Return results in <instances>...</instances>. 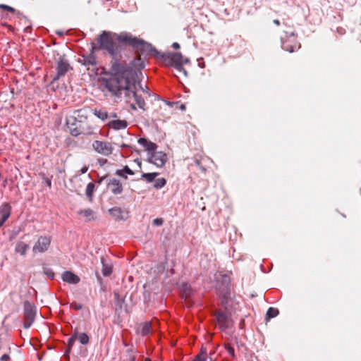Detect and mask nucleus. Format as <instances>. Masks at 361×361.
<instances>
[{
  "mask_svg": "<svg viewBox=\"0 0 361 361\" xmlns=\"http://www.w3.org/2000/svg\"><path fill=\"white\" fill-rule=\"evenodd\" d=\"M117 39L126 45L131 46L138 56L130 62L129 68H145L148 65L147 56H152L161 64L165 66L181 68L184 65H188L190 59L184 56L180 52L160 51L151 43L133 36L130 33L121 32L117 35Z\"/></svg>",
  "mask_w": 361,
  "mask_h": 361,
  "instance_id": "nucleus-1",
  "label": "nucleus"
},
{
  "mask_svg": "<svg viewBox=\"0 0 361 361\" xmlns=\"http://www.w3.org/2000/svg\"><path fill=\"white\" fill-rule=\"evenodd\" d=\"M97 74L102 85L113 94L119 97L123 91L128 97L132 94L138 106L145 109L144 99L136 93L142 76L140 69H97Z\"/></svg>",
  "mask_w": 361,
  "mask_h": 361,
  "instance_id": "nucleus-2",
  "label": "nucleus"
},
{
  "mask_svg": "<svg viewBox=\"0 0 361 361\" xmlns=\"http://www.w3.org/2000/svg\"><path fill=\"white\" fill-rule=\"evenodd\" d=\"M99 46L94 44H92L90 54L87 56H82L78 59V61L83 66H94L97 64L96 58L93 53L94 51L104 50L107 51L111 57V68H124L120 64V61L122 58V47L119 44L115 42L110 35V33L106 31H103L98 37Z\"/></svg>",
  "mask_w": 361,
  "mask_h": 361,
  "instance_id": "nucleus-3",
  "label": "nucleus"
},
{
  "mask_svg": "<svg viewBox=\"0 0 361 361\" xmlns=\"http://www.w3.org/2000/svg\"><path fill=\"white\" fill-rule=\"evenodd\" d=\"M285 35L281 37V47L290 53L294 52L300 48V44L297 39L294 31H285Z\"/></svg>",
  "mask_w": 361,
  "mask_h": 361,
  "instance_id": "nucleus-4",
  "label": "nucleus"
},
{
  "mask_svg": "<svg viewBox=\"0 0 361 361\" xmlns=\"http://www.w3.org/2000/svg\"><path fill=\"white\" fill-rule=\"evenodd\" d=\"M95 126L90 120H87L83 123H78L75 126H70V133L73 136H78L79 135H91L94 134Z\"/></svg>",
  "mask_w": 361,
  "mask_h": 361,
  "instance_id": "nucleus-5",
  "label": "nucleus"
},
{
  "mask_svg": "<svg viewBox=\"0 0 361 361\" xmlns=\"http://www.w3.org/2000/svg\"><path fill=\"white\" fill-rule=\"evenodd\" d=\"M87 109H81L74 111L73 115L68 116L66 118V125L68 129L70 126H75L78 123H83L88 120Z\"/></svg>",
  "mask_w": 361,
  "mask_h": 361,
  "instance_id": "nucleus-6",
  "label": "nucleus"
},
{
  "mask_svg": "<svg viewBox=\"0 0 361 361\" xmlns=\"http://www.w3.org/2000/svg\"><path fill=\"white\" fill-rule=\"evenodd\" d=\"M35 306L32 303L25 301L24 302V328L28 329L31 326L35 320Z\"/></svg>",
  "mask_w": 361,
  "mask_h": 361,
  "instance_id": "nucleus-7",
  "label": "nucleus"
},
{
  "mask_svg": "<svg viewBox=\"0 0 361 361\" xmlns=\"http://www.w3.org/2000/svg\"><path fill=\"white\" fill-rule=\"evenodd\" d=\"M168 160L166 153L161 151H154L147 157V161L157 167H162Z\"/></svg>",
  "mask_w": 361,
  "mask_h": 361,
  "instance_id": "nucleus-8",
  "label": "nucleus"
},
{
  "mask_svg": "<svg viewBox=\"0 0 361 361\" xmlns=\"http://www.w3.org/2000/svg\"><path fill=\"white\" fill-rule=\"evenodd\" d=\"M92 147L97 153L104 156H109L113 152L111 143L106 141L95 140L92 143Z\"/></svg>",
  "mask_w": 361,
  "mask_h": 361,
  "instance_id": "nucleus-9",
  "label": "nucleus"
},
{
  "mask_svg": "<svg viewBox=\"0 0 361 361\" xmlns=\"http://www.w3.org/2000/svg\"><path fill=\"white\" fill-rule=\"evenodd\" d=\"M217 324L222 331L231 328L233 325V322L231 317L224 312L217 311L215 313Z\"/></svg>",
  "mask_w": 361,
  "mask_h": 361,
  "instance_id": "nucleus-10",
  "label": "nucleus"
},
{
  "mask_svg": "<svg viewBox=\"0 0 361 361\" xmlns=\"http://www.w3.org/2000/svg\"><path fill=\"white\" fill-rule=\"evenodd\" d=\"M51 238L50 236H40L33 246L32 251L34 252H46L51 244Z\"/></svg>",
  "mask_w": 361,
  "mask_h": 361,
  "instance_id": "nucleus-11",
  "label": "nucleus"
},
{
  "mask_svg": "<svg viewBox=\"0 0 361 361\" xmlns=\"http://www.w3.org/2000/svg\"><path fill=\"white\" fill-rule=\"evenodd\" d=\"M108 188L114 195H119L123 192V186L119 180L111 178L107 185Z\"/></svg>",
  "mask_w": 361,
  "mask_h": 361,
  "instance_id": "nucleus-12",
  "label": "nucleus"
},
{
  "mask_svg": "<svg viewBox=\"0 0 361 361\" xmlns=\"http://www.w3.org/2000/svg\"><path fill=\"white\" fill-rule=\"evenodd\" d=\"M138 143L142 145L147 152V157L154 151L157 150L158 146L157 144L147 140L146 138L141 137L138 140Z\"/></svg>",
  "mask_w": 361,
  "mask_h": 361,
  "instance_id": "nucleus-13",
  "label": "nucleus"
},
{
  "mask_svg": "<svg viewBox=\"0 0 361 361\" xmlns=\"http://www.w3.org/2000/svg\"><path fill=\"white\" fill-rule=\"evenodd\" d=\"M11 212V207L9 204H3L0 209V227L3 226L5 221L9 218Z\"/></svg>",
  "mask_w": 361,
  "mask_h": 361,
  "instance_id": "nucleus-14",
  "label": "nucleus"
},
{
  "mask_svg": "<svg viewBox=\"0 0 361 361\" xmlns=\"http://www.w3.org/2000/svg\"><path fill=\"white\" fill-rule=\"evenodd\" d=\"M61 277L63 281L71 284H77L80 280L78 276L69 271H64Z\"/></svg>",
  "mask_w": 361,
  "mask_h": 361,
  "instance_id": "nucleus-15",
  "label": "nucleus"
},
{
  "mask_svg": "<svg viewBox=\"0 0 361 361\" xmlns=\"http://www.w3.org/2000/svg\"><path fill=\"white\" fill-rule=\"evenodd\" d=\"M78 214L84 216L86 221H94L97 219L95 212L90 208L81 209L78 212Z\"/></svg>",
  "mask_w": 361,
  "mask_h": 361,
  "instance_id": "nucleus-16",
  "label": "nucleus"
},
{
  "mask_svg": "<svg viewBox=\"0 0 361 361\" xmlns=\"http://www.w3.org/2000/svg\"><path fill=\"white\" fill-rule=\"evenodd\" d=\"M108 126L110 128L118 130L125 129L128 126V123L125 120H114L110 121L108 123Z\"/></svg>",
  "mask_w": 361,
  "mask_h": 361,
  "instance_id": "nucleus-17",
  "label": "nucleus"
},
{
  "mask_svg": "<svg viewBox=\"0 0 361 361\" xmlns=\"http://www.w3.org/2000/svg\"><path fill=\"white\" fill-rule=\"evenodd\" d=\"M58 58L56 59L57 63L56 68H71L68 61L66 58L65 55L57 54Z\"/></svg>",
  "mask_w": 361,
  "mask_h": 361,
  "instance_id": "nucleus-18",
  "label": "nucleus"
},
{
  "mask_svg": "<svg viewBox=\"0 0 361 361\" xmlns=\"http://www.w3.org/2000/svg\"><path fill=\"white\" fill-rule=\"evenodd\" d=\"M28 248L29 245L23 242H19L16 244L15 250L21 255H25Z\"/></svg>",
  "mask_w": 361,
  "mask_h": 361,
  "instance_id": "nucleus-19",
  "label": "nucleus"
},
{
  "mask_svg": "<svg viewBox=\"0 0 361 361\" xmlns=\"http://www.w3.org/2000/svg\"><path fill=\"white\" fill-rule=\"evenodd\" d=\"M109 212L112 216L116 218L117 219H123V217H122L123 211L120 207H113L109 210Z\"/></svg>",
  "mask_w": 361,
  "mask_h": 361,
  "instance_id": "nucleus-20",
  "label": "nucleus"
},
{
  "mask_svg": "<svg viewBox=\"0 0 361 361\" xmlns=\"http://www.w3.org/2000/svg\"><path fill=\"white\" fill-rule=\"evenodd\" d=\"M158 173H143L141 175V178L145 180L147 183H152L155 180Z\"/></svg>",
  "mask_w": 361,
  "mask_h": 361,
  "instance_id": "nucleus-21",
  "label": "nucleus"
},
{
  "mask_svg": "<svg viewBox=\"0 0 361 361\" xmlns=\"http://www.w3.org/2000/svg\"><path fill=\"white\" fill-rule=\"evenodd\" d=\"M94 189H95L94 183L91 182L87 184L86 190H85V193H86L87 197H88V199L90 201L92 200Z\"/></svg>",
  "mask_w": 361,
  "mask_h": 361,
  "instance_id": "nucleus-22",
  "label": "nucleus"
},
{
  "mask_svg": "<svg viewBox=\"0 0 361 361\" xmlns=\"http://www.w3.org/2000/svg\"><path fill=\"white\" fill-rule=\"evenodd\" d=\"M94 114L102 121L107 119L109 117L107 111L102 109H95L94 110Z\"/></svg>",
  "mask_w": 361,
  "mask_h": 361,
  "instance_id": "nucleus-23",
  "label": "nucleus"
},
{
  "mask_svg": "<svg viewBox=\"0 0 361 361\" xmlns=\"http://www.w3.org/2000/svg\"><path fill=\"white\" fill-rule=\"evenodd\" d=\"M151 322H147L143 323L140 326V334L142 336L147 335L151 331Z\"/></svg>",
  "mask_w": 361,
  "mask_h": 361,
  "instance_id": "nucleus-24",
  "label": "nucleus"
},
{
  "mask_svg": "<svg viewBox=\"0 0 361 361\" xmlns=\"http://www.w3.org/2000/svg\"><path fill=\"white\" fill-rule=\"evenodd\" d=\"M166 184V180L164 178L155 179L154 188L156 189H161Z\"/></svg>",
  "mask_w": 361,
  "mask_h": 361,
  "instance_id": "nucleus-25",
  "label": "nucleus"
},
{
  "mask_svg": "<svg viewBox=\"0 0 361 361\" xmlns=\"http://www.w3.org/2000/svg\"><path fill=\"white\" fill-rule=\"evenodd\" d=\"M102 274L104 276H109L112 272V269L111 266H109L108 264H105L104 262V259H102Z\"/></svg>",
  "mask_w": 361,
  "mask_h": 361,
  "instance_id": "nucleus-26",
  "label": "nucleus"
},
{
  "mask_svg": "<svg viewBox=\"0 0 361 361\" xmlns=\"http://www.w3.org/2000/svg\"><path fill=\"white\" fill-rule=\"evenodd\" d=\"M279 312L278 309L274 307H269L267 312V318L271 319L276 317L279 314Z\"/></svg>",
  "mask_w": 361,
  "mask_h": 361,
  "instance_id": "nucleus-27",
  "label": "nucleus"
},
{
  "mask_svg": "<svg viewBox=\"0 0 361 361\" xmlns=\"http://www.w3.org/2000/svg\"><path fill=\"white\" fill-rule=\"evenodd\" d=\"M78 338L80 343L82 345H86L89 343V336L85 333H81L78 335Z\"/></svg>",
  "mask_w": 361,
  "mask_h": 361,
  "instance_id": "nucleus-28",
  "label": "nucleus"
},
{
  "mask_svg": "<svg viewBox=\"0 0 361 361\" xmlns=\"http://www.w3.org/2000/svg\"><path fill=\"white\" fill-rule=\"evenodd\" d=\"M225 348H226V351L228 352V353L231 356H232V357H234V356H235V350H234V348H233V347L231 344H229V343L226 344V345H225Z\"/></svg>",
  "mask_w": 361,
  "mask_h": 361,
  "instance_id": "nucleus-29",
  "label": "nucleus"
},
{
  "mask_svg": "<svg viewBox=\"0 0 361 361\" xmlns=\"http://www.w3.org/2000/svg\"><path fill=\"white\" fill-rule=\"evenodd\" d=\"M70 307L71 309H73L74 310L78 311L82 308V305L80 303L73 302L71 303Z\"/></svg>",
  "mask_w": 361,
  "mask_h": 361,
  "instance_id": "nucleus-30",
  "label": "nucleus"
},
{
  "mask_svg": "<svg viewBox=\"0 0 361 361\" xmlns=\"http://www.w3.org/2000/svg\"><path fill=\"white\" fill-rule=\"evenodd\" d=\"M76 339H77V335L75 334L68 339V350H70L72 348V346Z\"/></svg>",
  "mask_w": 361,
  "mask_h": 361,
  "instance_id": "nucleus-31",
  "label": "nucleus"
},
{
  "mask_svg": "<svg viewBox=\"0 0 361 361\" xmlns=\"http://www.w3.org/2000/svg\"><path fill=\"white\" fill-rule=\"evenodd\" d=\"M0 8L12 13L16 12V9L6 4H0Z\"/></svg>",
  "mask_w": 361,
  "mask_h": 361,
  "instance_id": "nucleus-32",
  "label": "nucleus"
},
{
  "mask_svg": "<svg viewBox=\"0 0 361 361\" xmlns=\"http://www.w3.org/2000/svg\"><path fill=\"white\" fill-rule=\"evenodd\" d=\"M154 226H159L164 224V219L162 218L154 219L152 221Z\"/></svg>",
  "mask_w": 361,
  "mask_h": 361,
  "instance_id": "nucleus-33",
  "label": "nucleus"
},
{
  "mask_svg": "<svg viewBox=\"0 0 361 361\" xmlns=\"http://www.w3.org/2000/svg\"><path fill=\"white\" fill-rule=\"evenodd\" d=\"M205 355H206V353H204V355L201 353L200 355H197L195 357V359L192 361H205V360H206Z\"/></svg>",
  "mask_w": 361,
  "mask_h": 361,
  "instance_id": "nucleus-34",
  "label": "nucleus"
},
{
  "mask_svg": "<svg viewBox=\"0 0 361 361\" xmlns=\"http://www.w3.org/2000/svg\"><path fill=\"white\" fill-rule=\"evenodd\" d=\"M122 170L123 171L124 173H128L129 175L132 176L134 174V172L127 166H126Z\"/></svg>",
  "mask_w": 361,
  "mask_h": 361,
  "instance_id": "nucleus-35",
  "label": "nucleus"
},
{
  "mask_svg": "<svg viewBox=\"0 0 361 361\" xmlns=\"http://www.w3.org/2000/svg\"><path fill=\"white\" fill-rule=\"evenodd\" d=\"M142 78V75L140 77V78ZM141 80V79L140 80V81ZM139 85H140V88L143 91V92H145L146 93H147L148 94H149V88L147 87V86H145L142 87V85L140 84V82L139 83H137Z\"/></svg>",
  "mask_w": 361,
  "mask_h": 361,
  "instance_id": "nucleus-36",
  "label": "nucleus"
},
{
  "mask_svg": "<svg viewBox=\"0 0 361 361\" xmlns=\"http://www.w3.org/2000/svg\"><path fill=\"white\" fill-rule=\"evenodd\" d=\"M10 360L11 357L8 354H4L0 358L1 361H10Z\"/></svg>",
  "mask_w": 361,
  "mask_h": 361,
  "instance_id": "nucleus-37",
  "label": "nucleus"
},
{
  "mask_svg": "<svg viewBox=\"0 0 361 361\" xmlns=\"http://www.w3.org/2000/svg\"><path fill=\"white\" fill-rule=\"evenodd\" d=\"M195 163L202 171L205 172L207 171L206 168L202 166L200 160L196 159Z\"/></svg>",
  "mask_w": 361,
  "mask_h": 361,
  "instance_id": "nucleus-38",
  "label": "nucleus"
},
{
  "mask_svg": "<svg viewBox=\"0 0 361 361\" xmlns=\"http://www.w3.org/2000/svg\"><path fill=\"white\" fill-rule=\"evenodd\" d=\"M125 173L123 172V171L121 169V170H118L116 173V175L119 176H122V177H124L125 178H127V176H125Z\"/></svg>",
  "mask_w": 361,
  "mask_h": 361,
  "instance_id": "nucleus-39",
  "label": "nucleus"
},
{
  "mask_svg": "<svg viewBox=\"0 0 361 361\" xmlns=\"http://www.w3.org/2000/svg\"><path fill=\"white\" fill-rule=\"evenodd\" d=\"M66 71H67V69H63V68L59 69L58 77L60 75H64L66 73Z\"/></svg>",
  "mask_w": 361,
  "mask_h": 361,
  "instance_id": "nucleus-40",
  "label": "nucleus"
},
{
  "mask_svg": "<svg viewBox=\"0 0 361 361\" xmlns=\"http://www.w3.org/2000/svg\"><path fill=\"white\" fill-rule=\"evenodd\" d=\"M47 275L50 278V279H54V273L51 271H47L46 272Z\"/></svg>",
  "mask_w": 361,
  "mask_h": 361,
  "instance_id": "nucleus-41",
  "label": "nucleus"
},
{
  "mask_svg": "<svg viewBox=\"0 0 361 361\" xmlns=\"http://www.w3.org/2000/svg\"><path fill=\"white\" fill-rule=\"evenodd\" d=\"M171 47L174 49H180V44L178 42H173L171 45Z\"/></svg>",
  "mask_w": 361,
  "mask_h": 361,
  "instance_id": "nucleus-42",
  "label": "nucleus"
},
{
  "mask_svg": "<svg viewBox=\"0 0 361 361\" xmlns=\"http://www.w3.org/2000/svg\"><path fill=\"white\" fill-rule=\"evenodd\" d=\"M44 180L47 183V185H48V187L51 188V179H49V178H44Z\"/></svg>",
  "mask_w": 361,
  "mask_h": 361,
  "instance_id": "nucleus-43",
  "label": "nucleus"
},
{
  "mask_svg": "<svg viewBox=\"0 0 361 361\" xmlns=\"http://www.w3.org/2000/svg\"><path fill=\"white\" fill-rule=\"evenodd\" d=\"M88 170V167L85 166H83L81 169H80V173L82 174V173H85Z\"/></svg>",
  "mask_w": 361,
  "mask_h": 361,
  "instance_id": "nucleus-44",
  "label": "nucleus"
},
{
  "mask_svg": "<svg viewBox=\"0 0 361 361\" xmlns=\"http://www.w3.org/2000/svg\"><path fill=\"white\" fill-rule=\"evenodd\" d=\"M180 73H183L185 76H187L186 69H177Z\"/></svg>",
  "mask_w": 361,
  "mask_h": 361,
  "instance_id": "nucleus-45",
  "label": "nucleus"
},
{
  "mask_svg": "<svg viewBox=\"0 0 361 361\" xmlns=\"http://www.w3.org/2000/svg\"><path fill=\"white\" fill-rule=\"evenodd\" d=\"M273 22H274V23L275 25H279L281 24V23H280L279 20H278V19H275V20H274V21H273Z\"/></svg>",
  "mask_w": 361,
  "mask_h": 361,
  "instance_id": "nucleus-46",
  "label": "nucleus"
},
{
  "mask_svg": "<svg viewBox=\"0 0 361 361\" xmlns=\"http://www.w3.org/2000/svg\"><path fill=\"white\" fill-rule=\"evenodd\" d=\"M56 33L59 36H62L63 35V32L62 31H56Z\"/></svg>",
  "mask_w": 361,
  "mask_h": 361,
  "instance_id": "nucleus-47",
  "label": "nucleus"
},
{
  "mask_svg": "<svg viewBox=\"0 0 361 361\" xmlns=\"http://www.w3.org/2000/svg\"><path fill=\"white\" fill-rule=\"evenodd\" d=\"M99 162L102 164H104L105 163L107 162V160L106 159H100L99 160Z\"/></svg>",
  "mask_w": 361,
  "mask_h": 361,
  "instance_id": "nucleus-48",
  "label": "nucleus"
},
{
  "mask_svg": "<svg viewBox=\"0 0 361 361\" xmlns=\"http://www.w3.org/2000/svg\"><path fill=\"white\" fill-rule=\"evenodd\" d=\"M110 117H111V118H116V117H117V116H116V114H111L110 115Z\"/></svg>",
  "mask_w": 361,
  "mask_h": 361,
  "instance_id": "nucleus-49",
  "label": "nucleus"
},
{
  "mask_svg": "<svg viewBox=\"0 0 361 361\" xmlns=\"http://www.w3.org/2000/svg\"><path fill=\"white\" fill-rule=\"evenodd\" d=\"M181 109H185L184 105H182V106H181Z\"/></svg>",
  "mask_w": 361,
  "mask_h": 361,
  "instance_id": "nucleus-50",
  "label": "nucleus"
},
{
  "mask_svg": "<svg viewBox=\"0 0 361 361\" xmlns=\"http://www.w3.org/2000/svg\"><path fill=\"white\" fill-rule=\"evenodd\" d=\"M210 361H212V358L210 359Z\"/></svg>",
  "mask_w": 361,
  "mask_h": 361,
  "instance_id": "nucleus-51",
  "label": "nucleus"
}]
</instances>
